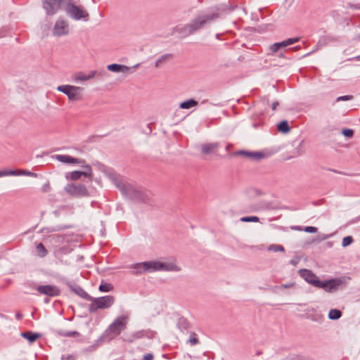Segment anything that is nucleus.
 <instances>
[{"label":"nucleus","mask_w":360,"mask_h":360,"mask_svg":"<svg viewBox=\"0 0 360 360\" xmlns=\"http://www.w3.org/2000/svg\"><path fill=\"white\" fill-rule=\"evenodd\" d=\"M342 134L346 137L352 138L354 135V131L351 129H344Z\"/></svg>","instance_id":"obj_33"},{"label":"nucleus","mask_w":360,"mask_h":360,"mask_svg":"<svg viewBox=\"0 0 360 360\" xmlns=\"http://www.w3.org/2000/svg\"><path fill=\"white\" fill-rule=\"evenodd\" d=\"M56 158L59 162L66 164H82L84 162L81 159L75 158L67 155H57Z\"/></svg>","instance_id":"obj_18"},{"label":"nucleus","mask_w":360,"mask_h":360,"mask_svg":"<svg viewBox=\"0 0 360 360\" xmlns=\"http://www.w3.org/2000/svg\"><path fill=\"white\" fill-rule=\"evenodd\" d=\"M278 105V102H274L271 105V108L273 110H275L276 107Z\"/></svg>","instance_id":"obj_40"},{"label":"nucleus","mask_w":360,"mask_h":360,"mask_svg":"<svg viewBox=\"0 0 360 360\" xmlns=\"http://www.w3.org/2000/svg\"><path fill=\"white\" fill-rule=\"evenodd\" d=\"M161 261H150L138 263L134 265L135 269L149 272L161 271Z\"/></svg>","instance_id":"obj_7"},{"label":"nucleus","mask_w":360,"mask_h":360,"mask_svg":"<svg viewBox=\"0 0 360 360\" xmlns=\"http://www.w3.org/2000/svg\"><path fill=\"white\" fill-rule=\"evenodd\" d=\"M115 302L113 296L108 295L95 298L89 306V311L91 312H95L100 309H106L111 307Z\"/></svg>","instance_id":"obj_3"},{"label":"nucleus","mask_w":360,"mask_h":360,"mask_svg":"<svg viewBox=\"0 0 360 360\" xmlns=\"http://www.w3.org/2000/svg\"><path fill=\"white\" fill-rule=\"evenodd\" d=\"M278 130L282 133H288L290 131L287 121H282L278 124Z\"/></svg>","instance_id":"obj_26"},{"label":"nucleus","mask_w":360,"mask_h":360,"mask_svg":"<svg viewBox=\"0 0 360 360\" xmlns=\"http://www.w3.org/2000/svg\"><path fill=\"white\" fill-rule=\"evenodd\" d=\"M218 148L217 143H207L202 146V152L204 154H211L214 153Z\"/></svg>","instance_id":"obj_22"},{"label":"nucleus","mask_w":360,"mask_h":360,"mask_svg":"<svg viewBox=\"0 0 360 360\" xmlns=\"http://www.w3.org/2000/svg\"><path fill=\"white\" fill-rule=\"evenodd\" d=\"M299 40L300 39L298 37L289 38L281 42L274 43L269 46V51H270L271 54H275L276 53H278V56L280 58H283V52L285 51V49L287 46L299 41Z\"/></svg>","instance_id":"obj_4"},{"label":"nucleus","mask_w":360,"mask_h":360,"mask_svg":"<svg viewBox=\"0 0 360 360\" xmlns=\"http://www.w3.org/2000/svg\"><path fill=\"white\" fill-rule=\"evenodd\" d=\"M188 342L190 343L191 345L193 346V345H195L198 343V338L196 337V335L193 333L189 340H188Z\"/></svg>","instance_id":"obj_34"},{"label":"nucleus","mask_w":360,"mask_h":360,"mask_svg":"<svg viewBox=\"0 0 360 360\" xmlns=\"http://www.w3.org/2000/svg\"><path fill=\"white\" fill-rule=\"evenodd\" d=\"M259 220V218L256 216L244 217L240 219V221L244 222H258Z\"/></svg>","instance_id":"obj_31"},{"label":"nucleus","mask_w":360,"mask_h":360,"mask_svg":"<svg viewBox=\"0 0 360 360\" xmlns=\"http://www.w3.org/2000/svg\"><path fill=\"white\" fill-rule=\"evenodd\" d=\"M64 10L67 14L74 20L81 19L86 20L89 17L88 12L82 7L77 6L72 3H68L65 5Z\"/></svg>","instance_id":"obj_2"},{"label":"nucleus","mask_w":360,"mask_h":360,"mask_svg":"<svg viewBox=\"0 0 360 360\" xmlns=\"http://www.w3.org/2000/svg\"><path fill=\"white\" fill-rule=\"evenodd\" d=\"M161 271H179L181 267L174 262H161Z\"/></svg>","instance_id":"obj_19"},{"label":"nucleus","mask_w":360,"mask_h":360,"mask_svg":"<svg viewBox=\"0 0 360 360\" xmlns=\"http://www.w3.org/2000/svg\"><path fill=\"white\" fill-rule=\"evenodd\" d=\"M299 273L300 276L307 283L317 288L319 285H320V281L318 276H316L311 271L308 269H301L300 270Z\"/></svg>","instance_id":"obj_9"},{"label":"nucleus","mask_w":360,"mask_h":360,"mask_svg":"<svg viewBox=\"0 0 360 360\" xmlns=\"http://www.w3.org/2000/svg\"><path fill=\"white\" fill-rule=\"evenodd\" d=\"M353 98V96H340L337 98V101H349V100H351Z\"/></svg>","instance_id":"obj_36"},{"label":"nucleus","mask_w":360,"mask_h":360,"mask_svg":"<svg viewBox=\"0 0 360 360\" xmlns=\"http://www.w3.org/2000/svg\"><path fill=\"white\" fill-rule=\"evenodd\" d=\"M295 285V283H289L288 284H283L281 285V288H292Z\"/></svg>","instance_id":"obj_38"},{"label":"nucleus","mask_w":360,"mask_h":360,"mask_svg":"<svg viewBox=\"0 0 360 360\" xmlns=\"http://www.w3.org/2000/svg\"><path fill=\"white\" fill-rule=\"evenodd\" d=\"M70 360H74L73 358L71 357V359Z\"/></svg>","instance_id":"obj_41"},{"label":"nucleus","mask_w":360,"mask_h":360,"mask_svg":"<svg viewBox=\"0 0 360 360\" xmlns=\"http://www.w3.org/2000/svg\"><path fill=\"white\" fill-rule=\"evenodd\" d=\"M35 176L36 175L27 170H3L0 171V177L6 176Z\"/></svg>","instance_id":"obj_17"},{"label":"nucleus","mask_w":360,"mask_h":360,"mask_svg":"<svg viewBox=\"0 0 360 360\" xmlns=\"http://www.w3.org/2000/svg\"><path fill=\"white\" fill-rule=\"evenodd\" d=\"M198 105V102L195 101L194 99H189L186 101L182 102L180 104V108L182 109H189L193 107H195Z\"/></svg>","instance_id":"obj_24"},{"label":"nucleus","mask_w":360,"mask_h":360,"mask_svg":"<svg viewBox=\"0 0 360 360\" xmlns=\"http://www.w3.org/2000/svg\"><path fill=\"white\" fill-rule=\"evenodd\" d=\"M268 250L272 252H284L285 250L284 248L280 245H271Z\"/></svg>","instance_id":"obj_30"},{"label":"nucleus","mask_w":360,"mask_h":360,"mask_svg":"<svg viewBox=\"0 0 360 360\" xmlns=\"http://www.w3.org/2000/svg\"><path fill=\"white\" fill-rule=\"evenodd\" d=\"M175 31L183 37H188L194 33V31L191 27L190 23L183 26H177L175 28Z\"/></svg>","instance_id":"obj_20"},{"label":"nucleus","mask_w":360,"mask_h":360,"mask_svg":"<svg viewBox=\"0 0 360 360\" xmlns=\"http://www.w3.org/2000/svg\"><path fill=\"white\" fill-rule=\"evenodd\" d=\"M128 317L121 316L117 317L108 327V330L110 333L118 335L125 329Z\"/></svg>","instance_id":"obj_5"},{"label":"nucleus","mask_w":360,"mask_h":360,"mask_svg":"<svg viewBox=\"0 0 360 360\" xmlns=\"http://www.w3.org/2000/svg\"><path fill=\"white\" fill-rule=\"evenodd\" d=\"M36 250L37 252V255L40 257H44L47 255V250H46V248H44V246L42 243H39L37 245Z\"/></svg>","instance_id":"obj_27"},{"label":"nucleus","mask_w":360,"mask_h":360,"mask_svg":"<svg viewBox=\"0 0 360 360\" xmlns=\"http://www.w3.org/2000/svg\"><path fill=\"white\" fill-rule=\"evenodd\" d=\"M37 290L39 294L51 297H56L60 294V290L56 286L51 285H39Z\"/></svg>","instance_id":"obj_11"},{"label":"nucleus","mask_w":360,"mask_h":360,"mask_svg":"<svg viewBox=\"0 0 360 360\" xmlns=\"http://www.w3.org/2000/svg\"><path fill=\"white\" fill-rule=\"evenodd\" d=\"M113 289L110 283H102L99 286V290L101 292H109Z\"/></svg>","instance_id":"obj_28"},{"label":"nucleus","mask_w":360,"mask_h":360,"mask_svg":"<svg viewBox=\"0 0 360 360\" xmlns=\"http://www.w3.org/2000/svg\"><path fill=\"white\" fill-rule=\"evenodd\" d=\"M243 154L245 155L248 157L254 159H261L264 157V155L259 153H248V152H242Z\"/></svg>","instance_id":"obj_29"},{"label":"nucleus","mask_w":360,"mask_h":360,"mask_svg":"<svg viewBox=\"0 0 360 360\" xmlns=\"http://www.w3.org/2000/svg\"><path fill=\"white\" fill-rule=\"evenodd\" d=\"M215 17V15H200L193 20L190 22V25L195 32V31L202 27L207 21L212 20Z\"/></svg>","instance_id":"obj_8"},{"label":"nucleus","mask_w":360,"mask_h":360,"mask_svg":"<svg viewBox=\"0 0 360 360\" xmlns=\"http://www.w3.org/2000/svg\"><path fill=\"white\" fill-rule=\"evenodd\" d=\"M172 58L173 55L172 53L163 54L156 60L155 67L156 68H160L169 62Z\"/></svg>","instance_id":"obj_21"},{"label":"nucleus","mask_w":360,"mask_h":360,"mask_svg":"<svg viewBox=\"0 0 360 360\" xmlns=\"http://www.w3.org/2000/svg\"><path fill=\"white\" fill-rule=\"evenodd\" d=\"M96 75V71L91 70L86 73L82 71L77 72L72 75V79L75 82H82L92 79Z\"/></svg>","instance_id":"obj_14"},{"label":"nucleus","mask_w":360,"mask_h":360,"mask_svg":"<svg viewBox=\"0 0 360 360\" xmlns=\"http://www.w3.org/2000/svg\"><path fill=\"white\" fill-rule=\"evenodd\" d=\"M92 174V170L91 167L88 165L85 167V171L79 172V171H74L69 173L67 175V178L70 179L72 181L77 180L81 178L82 176H84L86 177H90Z\"/></svg>","instance_id":"obj_15"},{"label":"nucleus","mask_w":360,"mask_h":360,"mask_svg":"<svg viewBox=\"0 0 360 360\" xmlns=\"http://www.w3.org/2000/svg\"><path fill=\"white\" fill-rule=\"evenodd\" d=\"M51 188L49 184H46L41 187L43 193H48L51 191Z\"/></svg>","instance_id":"obj_37"},{"label":"nucleus","mask_w":360,"mask_h":360,"mask_svg":"<svg viewBox=\"0 0 360 360\" xmlns=\"http://www.w3.org/2000/svg\"><path fill=\"white\" fill-rule=\"evenodd\" d=\"M68 22L64 20H57L53 27V34L56 36H63L68 34Z\"/></svg>","instance_id":"obj_12"},{"label":"nucleus","mask_w":360,"mask_h":360,"mask_svg":"<svg viewBox=\"0 0 360 360\" xmlns=\"http://www.w3.org/2000/svg\"><path fill=\"white\" fill-rule=\"evenodd\" d=\"M353 242V238L352 236H346L343 238L342 242V247H347L349 245H351Z\"/></svg>","instance_id":"obj_32"},{"label":"nucleus","mask_w":360,"mask_h":360,"mask_svg":"<svg viewBox=\"0 0 360 360\" xmlns=\"http://www.w3.org/2000/svg\"><path fill=\"white\" fill-rule=\"evenodd\" d=\"M22 336L27 339L30 342H33L40 337V335L32 332H25L22 333Z\"/></svg>","instance_id":"obj_23"},{"label":"nucleus","mask_w":360,"mask_h":360,"mask_svg":"<svg viewBox=\"0 0 360 360\" xmlns=\"http://www.w3.org/2000/svg\"><path fill=\"white\" fill-rule=\"evenodd\" d=\"M57 90L65 94L70 101H82L84 98V88L65 84L57 87Z\"/></svg>","instance_id":"obj_1"},{"label":"nucleus","mask_w":360,"mask_h":360,"mask_svg":"<svg viewBox=\"0 0 360 360\" xmlns=\"http://www.w3.org/2000/svg\"><path fill=\"white\" fill-rule=\"evenodd\" d=\"M62 0H45L44 8L47 14L53 15L60 8Z\"/></svg>","instance_id":"obj_13"},{"label":"nucleus","mask_w":360,"mask_h":360,"mask_svg":"<svg viewBox=\"0 0 360 360\" xmlns=\"http://www.w3.org/2000/svg\"><path fill=\"white\" fill-rule=\"evenodd\" d=\"M304 231L307 233H316L318 229L316 227L314 226H307L304 228Z\"/></svg>","instance_id":"obj_35"},{"label":"nucleus","mask_w":360,"mask_h":360,"mask_svg":"<svg viewBox=\"0 0 360 360\" xmlns=\"http://www.w3.org/2000/svg\"><path fill=\"white\" fill-rule=\"evenodd\" d=\"M153 356L151 354H147L144 355V356H143V360H153Z\"/></svg>","instance_id":"obj_39"},{"label":"nucleus","mask_w":360,"mask_h":360,"mask_svg":"<svg viewBox=\"0 0 360 360\" xmlns=\"http://www.w3.org/2000/svg\"><path fill=\"white\" fill-rule=\"evenodd\" d=\"M64 190L73 197H83L89 195L86 188L82 184H69L64 188Z\"/></svg>","instance_id":"obj_6"},{"label":"nucleus","mask_w":360,"mask_h":360,"mask_svg":"<svg viewBox=\"0 0 360 360\" xmlns=\"http://www.w3.org/2000/svg\"><path fill=\"white\" fill-rule=\"evenodd\" d=\"M139 66V64H136L132 67H128L124 65L113 63V64L107 65V69L111 72H121L124 75H129V74L131 73L132 69L138 68Z\"/></svg>","instance_id":"obj_10"},{"label":"nucleus","mask_w":360,"mask_h":360,"mask_svg":"<svg viewBox=\"0 0 360 360\" xmlns=\"http://www.w3.org/2000/svg\"><path fill=\"white\" fill-rule=\"evenodd\" d=\"M359 219H360V216H359Z\"/></svg>","instance_id":"obj_42"},{"label":"nucleus","mask_w":360,"mask_h":360,"mask_svg":"<svg viewBox=\"0 0 360 360\" xmlns=\"http://www.w3.org/2000/svg\"><path fill=\"white\" fill-rule=\"evenodd\" d=\"M342 313L338 309H330L328 313V318L332 320L338 319L340 318Z\"/></svg>","instance_id":"obj_25"},{"label":"nucleus","mask_w":360,"mask_h":360,"mask_svg":"<svg viewBox=\"0 0 360 360\" xmlns=\"http://www.w3.org/2000/svg\"><path fill=\"white\" fill-rule=\"evenodd\" d=\"M341 282L336 279H331L325 282L320 281V285L318 288L324 289L326 292H332L337 289V287Z\"/></svg>","instance_id":"obj_16"}]
</instances>
